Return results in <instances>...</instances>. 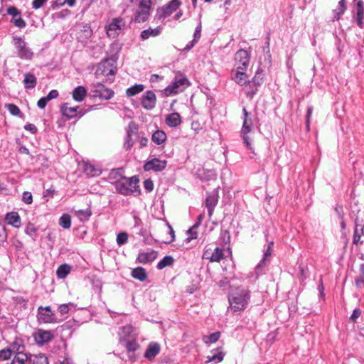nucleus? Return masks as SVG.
<instances>
[{"label": "nucleus", "mask_w": 364, "mask_h": 364, "mask_svg": "<svg viewBox=\"0 0 364 364\" xmlns=\"http://www.w3.org/2000/svg\"><path fill=\"white\" fill-rule=\"evenodd\" d=\"M250 299V291L246 289H237L230 294L229 303L234 311L244 310L247 306Z\"/></svg>", "instance_id": "obj_1"}, {"label": "nucleus", "mask_w": 364, "mask_h": 364, "mask_svg": "<svg viewBox=\"0 0 364 364\" xmlns=\"http://www.w3.org/2000/svg\"><path fill=\"white\" fill-rule=\"evenodd\" d=\"M139 180L136 176L132 177L122 176L120 180L115 182L117 192L124 196H129L139 190Z\"/></svg>", "instance_id": "obj_2"}, {"label": "nucleus", "mask_w": 364, "mask_h": 364, "mask_svg": "<svg viewBox=\"0 0 364 364\" xmlns=\"http://www.w3.org/2000/svg\"><path fill=\"white\" fill-rule=\"evenodd\" d=\"M190 85V82L186 77H176L173 82L166 87L164 90L166 96L176 95L183 92Z\"/></svg>", "instance_id": "obj_3"}, {"label": "nucleus", "mask_w": 364, "mask_h": 364, "mask_svg": "<svg viewBox=\"0 0 364 364\" xmlns=\"http://www.w3.org/2000/svg\"><path fill=\"white\" fill-rule=\"evenodd\" d=\"M151 0H140L139 7L136 11L134 21L137 23L146 21L150 15Z\"/></svg>", "instance_id": "obj_4"}, {"label": "nucleus", "mask_w": 364, "mask_h": 364, "mask_svg": "<svg viewBox=\"0 0 364 364\" xmlns=\"http://www.w3.org/2000/svg\"><path fill=\"white\" fill-rule=\"evenodd\" d=\"M352 21L355 22L360 28H364V2L359 0L351 10Z\"/></svg>", "instance_id": "obj_5"}, {"label": "nucleus", "mask_w": 364, "mask_h": 364, "mask_svg": "<svg viewBox=\"0 0 364 364\" xmlns=\"http://www.w3.org/2000/svg\"><path fill=\"white\" fill-rule=\"evenodd\" d=\"M116 73V66L109 60L100 63L95 70V75L97 78L101 76H113Z\"/></svg>", "instance_id": "obj_6"}, {"label": "nucleus", "mask_w": 364, "mask_h": 364, "mask_svg": "<svg viewBox=\"0 0 364 364\" xmlns=\"http://www.w3.org/2000/svg\"><path fill=\"white\" fill-rule=\"evenodd\" d=\"M38 319L39 322L44 323H58L59 321L50 306H40L38 309Z\"/></svg>", "instance_id": "obj_7"}, {"label": "nucleus", "mask_w": 364, "mask_h": 364, "mask_svg": "<svg viewBox=\"0 0 364 364\" xmlns=\"http://www.w3.org/2000/svg\"><path fill=\"white\" fill-rule=\"evenodd\" d=\"M250 56L247 50L240 49L235 55V69L247 70Z\"/></svg>", "instance_id": "obj_8"}, {"label": "nucleus", "mask_w": 364, "mask_h": 364, "mask_svg": "<svg viewBox=\"0 0 364 364\" xmlns=\"http://www.w3.org/2000/svg\"><path fill=\"white\" fill-rule=\"evenodd\" d=\"M15 47L17 49L18 56L21 59L30 60L33 55V53L27 46L26 43L21 38H15Z\"/></svg>", "instance_id": "obj_9"}, {"label": "nucleus", "mask_w": 364, "mask_h": 364, "mask_svg": "<svg viewBox=\"0 0 364 364\" xmlns=\"http://www.w3.org/2000/svg\"><path fill=\"white\" fill-rule=\"evenodd\" d=\"M167 166L166 160H161L158 158H153L147 160L143 168L145 171H153L154 172H159L164 171Z\"/></svg>", "instance_id": "obj_10"}, {"label": "nucleus", "mask_w": 364, "mask_h": 364, "mask_svg": "<svg viewBox=\"0 0 364 364\" xmlns=\"http://www.w3.org/2000/svg\"><path fill=\"white\" fill-rule=\"evenodd\" d=\"M225 257V250L220 247H215L213 251L210 248H205L203 259L209 260L210 262H219Z\"/></svg>", "instance_id": "obj_11"}, {"label": "nucleus", "mask_w": 364, "mask_h": 364, "mask_svg": "<svg viewBox=\"0 0 364 364\" xmlns=\"http://www.w3.org/2000/svg\"><path fill=\"white\" fill-rule=\"evenodd\" d=\"M125 26V22L122 18H115L107 26V34L109 37L114 38Z\"/></svg>", "instance_id": "obj_12"}, {"label": "nucleus", "mask_w": 364, "mask_h": 364, "mask_svg": "<svg viewBox=\"0 0 364 364\" xmlns=\"http://www.w3.org/2000/svg\"><path fill=\"white\" fill-rule=\"evenodd\" d=\"M94 96L99 97L102 100H109L114 96V91L106 87L103 84L97 82L92 86Z\"/></svg>", "instance_id": "obj_13"}, {"label": "nucleus", "mask_w": 364, "mask_h": 364, "mask_svg": "<svg viewBox=\"0 0 364 364\" xmlns=\"http://www.w3.org/2000/svg\"><path fill=\"white\" fill-rule=\"evenodd\" d=\"M61 112L63 116L68 119H73L77 117L80 118L85 114V111L80 106L76 107H68V104H64L61 107Z\"/></svg>", "instance_id": "obj_14"}, {"label": "nucleus", "mask_w": 364, "mask_h": 364, "mask_svg": "<svg viewBox=\"0 0 364 364\" xmlns=\"http://www.w3.org/2000/svg\"><path fill=\"white\" fill-rule=\"evenodd\" d=\"M181 4V2L180 0H171L167 5L162 7L161 11L158 12L159 18L161 19L170 16L178 9Z\"/></svg>", "instance_id": "obj_15"}, {"label": "nucleus", "mask_w": 364, "mask_h": 364, "mask_svg": "<svg viewBox=\"0 0 364 364\" xmlns=\"http://www.w3.org/2000/svg\"><path fill=\"white\" fill-rule=\"evenodd\" d=\"M218 198L219 196L218 189H214L211 193H207V197L205 199V207L208 209V215L210 218L212 216L215 207L218 204Z\"/></svg>", "instance_id": "obj_16"}, {"label": "nucleus", "mask_w": 364, "mask_h": 364, "mask_svg": "<svg viewBox=\"0 0 364 364\" xmlns=\"http://www.w3.org/2000/svg\"><path fill=\"white\" fill-rule=\"evenodd\" d=\"M354 223L353 243L358 245L363 243V241H360V238L364 235V223L363 220L355 218Z\"/></svg>", "instance_id": "obj_17"}, {"label": "nucleus", "mask_w": 364, "mask_h": 364, "mask_svg": "<svg viewBox=\"0 0 364 364\" xmlns=\"http://www.w3.org/2000/svg\"><path fill=\"white\" fill-rule=\"evenodd\" d=\"M247 70L233 69L231 73V78L237 85L243 86L247 83L250 84V81L248 80L247 75L246 74Z\"/></svg>", "instance_id": "obj_18"}, {"label": "nucleus", "mask_w": 364, "mask_h": 364, "mask_svg": "<svg viewBox=\"0 0 364 364\" xmlns=\"http://www.w3.org/2000/svg\"><path fill=\"white\" fill-rule=\"evenodd\" d=\"M141 105L147 109L151 110L156 106V97L154 92L151 90L146 91L141 97Z\"/></svg>", "instance_id": "obj_19"}, {"label": "nucleus", "mask_w": 364, "mask_h": 364, "mask_svg": "<svg viewBox=\"0 0 364 364\" xmlns=\"http://www.w3.org/2000/svg\"><path fill=\"white\" fill-rule=\"evenodd\" d=\"M157 256L158 252L153 250L146 252H139L136 259V262L144 264L151 263L156 259Z\"/></svg>", "instance_id": "obj_20"}, {"label": "nucleus", "mask_w": 364, "mask_h": 364, "mask_svg": "<svg viewBox=\"0 0 364 364\" xmlns=\"http://www.w3.org/2000/svg\"><path fill=\"white\" fill-rule=\"evenodd\" d=\"M36 342L39 345H43L53 338V335L50 331L39 329L34 335Z\"/></svg>", "instance_id": "obj_21"}, {"label": "nucleus", "mask_w": 364, "mask_h": 364, "mask_svg": "<svg viewBox=\"0 0 364 364\" xmlns=\"http://www.w3.org/2000/svg\"><path fill=\"white\" fill-rule=\"evenodd\" d=\"M243 113V124L241 129V133L248 134L251 131V127L252 126V121L251 117H250V113L247 112L246 107H243L242 109Z\"/></svg>", "instance_id": "obj_22"}, {"label": "nucleus", "mask_w": 364, "mask_h": 364, "mask_svg": "<svg viewBox=\"0 0 364 364\" xmlns=\"http://www.w3.org/2000/svg\"><path fill=\"white\" fill-rule=\"evenodd\" d=\"M87 92V89L84 86H77L72 92L73 99L76 102H81L86 97Z\"/></svg>", "instance_id": "obj_23"}, {"label": "nucleus", "mask_w": 364, "mask_h": 364, "mask_svg": "<svg viewBox=\"0 0 364 364\" xmlns=\"http://www.w3.org/2000/svg\"><path fill=\"white\" fill-rule=\"evenodd\" d=\"M165 122L169 127H176L181 123V118L178 113L173 112L166 115Z\"/></svg>", "instance_id": "obj_24"}, {"label": "nucleus", "mask_w": 364, "mask_h": 364, "mask_svg": "<svg viewBox=\"0 0 364 364\" xmlns=\"http://www.w3.org/2000/svg\"><path fill=\"white\" fill-rule=\"evenodd\" d=\"M160 352V346L157 343H151L145 351L144 357L149 360L154 358Z\"/></svg>", "instance_id": "obj_25"}, {"label": "nucleus", "mask_w": 364, "mask_h": 364, "mask_svg": "<svg viewBox=\"0 0 364 364\" xmlns=\"http://www.w3.org/2000/svg\"><path fill=\"white\" fill-rule=\"evenodd\" d=\"M161 32V28L160 26H157L155 28H152L149 27L147 29H145L141 32L140 38L143 40H147L150 37H156L158 36Z\"/></svg>", "instance_id": "obj_26"}, {"label": "nucleus", "mask_w": 364, "mask_h": 364, "mask_svg": "<svg viewBox=\"0 0 364 364\" xmlns=\"http://www.w3.org/2000/svg\"><path fill=\"white\" fill-rule=\"evenodd\" d=\"M13 354H18L24 352L25 346L21 339L16 338L9 346Z\"/></svg>", "instance_id": "obj_27"}, {"label": "nucleus", "mask_w": 364, "mask_h": 364, "mask_svg": "<svg viewBox=\"0 0 364 364\" xmlns=\"http://www.w3.org/2000/svg\"><path fill=\"white\" fill-rule=\"evenodd\" d=\"M7 223L14 226V228H19L21 226V218L18 213L11 212L6 215L5 218Z\"/></svg>", "instance_id": "obj_28"}, {"label": "nucleus", "mask_w": 364, "mask_h": 364, "mask_svg": "<svg viewBox=\"0 0 364 364\" xmlns=\"http://www.w3.org/2000/svg\"><path fill=\"white\" fill-rule=\"evenodd\" d=\"M131 275L133 278L140 282L146 281L148 277L146 269L141 267L134 268L132 270Z\"/></svg>", "instance_id": "obj_29"}, {"label": "nucleus", "mask_w": 364, "mask_h": 364, "mask_svg": "<svg viewBox=\"0 0 364 364\" xmlns=\"http://www.w3.org/2000/svg\"><path fill=\"white\" fill-rule=\"evenodd\" d=\"M347 9L346 3L338 2L336 9H333L332 21H336L340 20L343 14L346 12Z\"/></svg>", "instance_id": "obj_30"}, {"label": "nucleus", "mask_w": 364, "mask_h": 364, "mask_svg": "<svg viewBox=\"0 0 364 364\" xmlns=\"http://www.w3.org/2000/svg\"><path fill=\"white\" fill-rule=\"evenodd\" d=\"M133 136H137V132L132 130L130 128L129 125V129L127 132V136L124 143V148L126 150H129L132 147L134 143V139H132Z\"/></svg>", "instance_id": "obj_31"}, {"label": "nucleus", "mask_w": 364, "mask_h": 364, "mask_svg": "<svg viewBox=\"0 0 364 364\" xmlns=\"http://www.w3.org/2000/svg\"><path fill=\"white\" fill-rule=\"evenodd\" d=\"M212 355L208 357V362H214L218 363L221 362L225 356V353L218 348L211 350Z\"/></svg>", "instance_id": "obj_32"}, {"label": "nucleus", "mask_w": 364, "mask_h": 364, "mask_svg": "<svg viewBox=\"0 0 364 364\" xmlns=\"http://www.w3.org/2000/svg\"><path fill=\"white\" fill-rule=\"evenodd\" d=\"M23 83L26 89H33L36 85L37 79L34 75L27 73L24 75Z\"/></svg>", "instance_id": "obj_33"}, {"label": "nucleus", "mask_w": 364, "mask_h": 364, "mask_svg": "<svg viewBox=\"0 0 364 364\" xmlns=\"http://www.w3.org/2000/svg\"><path fill=\"white\" fill-rule=\"evenodd\" d=\"M151 139L155 144L160 145L166 140V134L164 131L157 130L152 134Z\"/></svg>", "instance_id": "obj_34"}, {"label": "nucleus", "mask_w": 364, "mask_h": 364, "mask_svg": "<svg viewBox=\"0 0 364 364\" xmlns=\"http://www.w3.org/2000/svg\"><path fill=\"white\" fill-rule=\"evenodd\" d=\"M174 262V259L172 256L166 255L157 264L158 269H163L166 267L171 266Z\"/></svg>", "instance_id": "obj_35"}, {"label": "nucleus", "mask_w": 364, "mask_h": 364, "mask_svg": "<svg viewBox=\"0 0 364 364\" xmlns=\"http://www.w3.org/2000/svg\"><path fill=\"white\" fill-rule=\"evenodd\" d=\"M71 267L69 264H63L59 266L57 269L56 274L58 278L64 279L70 273Z\"/></svg>", "instance_id": "obj_36"}, {"label": "nucleus", "mask_w": 364, "mask_h": 364, "mask_svg": "<svg viewBox=\"0 0 364 364\" xmlns=\"http://www.w3.org/2000/svg\"><path fill=\"white\" fill-rule=\"evenodd\" d=\"M144 88V86L142 84H136L129 87L126 91V94L129 97H132L143 91Z\"/></svg>", "instance_id": "obj_37"}, {"label": "nucleus", "mask_w": 364, "mask_h": 364, "mask_svg": "<svg viewBox=\"0 0 364 364\" xmlns=\"http://www.w3.org/2000/svg\"><path fill=\"white\" fill-rule=\"evenodd\" d=\"M59 225L64 229H69L71 226V218L69 214L65 213L59 219Z\"/></svg>", "instance_id": "obj_38"}, {"label": "nucleus", "mask_w": 364, "mask_h": 364, "mask_svg": "<svg viewBox=\"0 0 364 364\" xmlns=\"http://www.w3.org/2000/svg\"><path fill=\"white\" fill-rule=\"evenodd\" d=\"M75 215L80 219V220L86 221L91 216L92 211L90 208H87L85 210H79L75 212Z\"/></svg>", "instance_id": "obj_39"}, {"label": "nucleus", "mask_w": 364, "mask_h": 364, "mask_svg": "<svg viewBox=\"0 0 364 364\" xmlns=\"http://www.w3.org/2000/svg\"><path fill=\"white\" fill-rule=\"evenodd\" d=\"M28 360V355L23 352L15 355L11 364H26Z\"/></svg>", "instance_id": "obj_40"}, {"label": "nucleus", "mask_w": 364, "mask_h": 364, "mask_svg": "<svg viewBox=\"0 0 364 364\" xmlns=\"http://www.w3.org/2000/svg\"><path fill=\"white\" fill-rule=\"evenodd\" d=\"M5 107L9 110L11 115L18 116L19 117H23V114H21L20 109L16 105L11 103L6 104Z\"/></svg>", "instance_id": "obj_41"}, {"label": "nucleus", "mask_w": 364, "mask_h": 364, "mask_svg": "<svg viewBox=\"0 0 364 364\" xmlns=\"http://www.w3.org/2000/svg\"><path fill=\"white\" fill-rule=\"evenodd\" d=\"M30 359L33 364H48V358L43 354L34 355Z\"/></svg>", "instance_id": "obj_42"}, {"label": "nucleus", "mask_w": 364, "mask_h": 364, "mask_svg": "<svg viewBox=\"0 0 364 364\" xmlns=\"http://www.w3.org/2000/svg\"><path fill=\"white\" fill-rule=\"evenodd\" d=\"M265 266L266 261L262 259L255 268V274L256 275V278H258L260 275L264 273Z\"/></svg>", "instance_id": "obj_43"}, {"label": "nucleus", "mask_w": 364, "mask_h": 364, "mask_svg": "<svg viewBox=\"0 0 364 364\" xmlns=\"http://www.w3.org/2000/svg\"><path fill=\"white\" fill-rule=\"evenodd\" d=\"M117 243L119 246H122L124 244H126L128 241V235L125 232H121L117 234V239H116Z\"/></svg>", "instance_id": "obj_44"}, {"label": "nucleus", "mask_w": 364, "mask_h": 364, "mask_svg": "<svg viewBox=\"0 0 364 364\" xmlns=\"http://www.w3.org/2000/svg\"><path fill=\"white\" fill-rule=\"evenodd\" d=\"M125 347L128 353L136 351L139 346L135 341H128L125 343Z\"/></svg>", "instance_id": "obj_45"}, {"label": "nucleus", "mask_w": 364, "mask_h": 364, "mask_svg": "<svg viewBox=\"0 0 364 364\" xmlns=\"http://www.w3.org/2000/svg\"><path fill=\"white\" fill-rule=\"evenodd\" d=\"M73 307H74V304H73V303L63 304L58 306V310L60 313V314L65 315V314H68L70 309L73 308Z\"/></svg>", "instance_id": "obj_46"}, {"label": "nucleus", "mask_w": 364, "mask_h": 364, "mask_svg": "<svg viewBox=\"0 0 364 364\" xmlns=\"http://www.w3.org/2000/svg\"><path fill=\"white\" fill-rule=\"evenodd\" d=\"M200 225V222H196L188 230V234H190L191 236L186 238L187 242H190L193 239H196L197 237V232L196 229Z\"/></svg>", "instance_id": "obj_47"}, {"label": "nucleus", "mask_w": 364, "mask_h": 364, "mask_svg": "<svg viewBox=\"0 0 364 364\" xmlns=\"http://www.w3.org/2000/svg\"><path fill=\"white\" fill-rule=\"evenodd\" d=\"M220 333L219 332H215L211 334H210L208 336H206L203 338V341L205 343H213L218 341L220 338Z\"/></svg>", "instance_id": "obj_48"}, {"label": "nucleus", "mask_w": 364, "mask_h": 364, "mask_svg": "<svg viewBox=\"0 0 364 364\" xmlns=\"http://www.w3.org/2000/svg\"><path fill=\"white\" fill-rule=\"evenodd\" d=\"M11 22L19 28H23L26 26V21L21 18V14L15 18H12Z\"/></svg>", "instance_id": "obj_49"}, {"label": "nucleus", "mask_w": 364, "mask_h": 364, "mask_svg": "<svg viewBox=\"0 0 364 364\" xmlns=\"http://www.w3.org/2000/svg\"><path fill=\"white\" fill-rule=\"evenodd\" d=\"M263 80V74L259 70H257L252 78V80L250 81V83H253L254 85L258 86L260 85L262 82Z\"/></svg>", "instance_id": "obj_50"}, {"label": "nucleus", "mask_w": 364, "mask_h": 364, "mask_svg": "<svg viewBox=\"0 0 364 364\" xmlns=\"http://www.w3.org/2000/svg\"><path fill=\"white\" fill-rule=\"evenodd\" d=\"M13 355L9 348H6L0 350V360H6L9 359Z\"/></svg>", "instance_id": "obj_51"}, {"label": "nucleus", "mask_w": 364, "mask_h": 364, "mask_svg": "<svg viewBox=\"0 0 364 364\" xmlns=\"http://www.w3.org/2000/svg\"><path fill=\"white\" fill-rule=\"evenodd\" d=\"M133 331V327L131 325H127L120 328V335L129 336Z\"/></svg>", "instance_id": "obj_52"}, {"label": "nucleus", "mask_w": 364, "mask_h": 364, "mask_svg": "<svg viewBox=\"0 0 364 364\" xmlns=\"http://www.w3.org/2000/svg\"><path fill=\"white\" fill-rule=\"evenodd\" d=\"M201 30H202V25L201 22L200 21L198 25L195 29L194 33H193V39L194 41L198 42L199 39L201 36Z\"/></svg>", "instance_id": "obj_53"}, {"label": "nucleus", "mask_w": 364, "mask_h": 364, "mask_svg": "<svg viewBox=\"0 0 364 364\" xmlns=\"http://www.w3.org/2000/svg\"><path fill=\"white\" fill-rule=\"evenodd\" d=\"M313 112V107L309 105L307 107L306 116V129H309L310 126V119Z\"/></svg>", "instance_id": "obj_54"}, {"label": "nucleus", "mask_w": 364, "mask_h": 364, "mask_svg": "<svg viewBox=\"0 0 364 364\" xmlns=\"http://www.w3.org/2000/svg\"><path fill=\"white\" fill-rule=\"evenodd\" d=\"M22 200L26 204H31L33 202V196L31 193L25 191L23 193Z\"/></svg>", "instance_id": "obj_55"}, {"label": "nucleus", "mask_w": 364, "mask_h": 364, "mask_svg": "<svg viewBox=\"0 0 364 364\" xmlns=\"http://www.w3.org/2000/svg\"><path fill=\"white\" fill-rule=\"evenodd\" d=\"M48 0H33L32 1V8L33 9H38L43 7Z\"/></svg>", "instance_id": "obj_56"}, {"label": "nucleus", "mask_w": 364, "mask_h": 364, "mask_svg": "<svg viewBox=\"0 0 364 364\" xmlns=\"http://www.w3.org/2000/svg\"><path fill=\"white\" fill-rule=\"evenodd\" d=\"M7 14L12 16V18H15L21 14V12L15 6H10L7 9Z\"/></svg>", "instance_id": "obj_57"}, {"label": "nucleus", "mask_w": 364, "mask_h": 364, "mask_svg": "<svg viewBox=\"0 0 364 364\" xmlns=\"http://www.w3.org/2000/svg\"><path fill=\"white\" fill-rule=\"evenodd\" d=\"M6 228L4 225L0 223V242H4L6 240Z\"/></svg>", "instance_id": "obj_58"}, {"label": "nucleus", "mask_w": 364, "mask_h": 364, "mask_svg": "<svg viewBox=\"0 0 364 364\" xmlns=\"http://www.w3.org/2000/svg\"><path fill=\"white\" fill-rule=\"evenodd\" d=\"M241 134H242V139H243V143L245 144L246 147L248 149L252 150V147L251 141H250L249 136L247 135V134H244V133H241Z\"/></svg>", "instance_id": "obj_59"}, {"label": "nucleus", "mask_w": 364, "mask_h": 364, "mask_svg": "<svg viewBox=\"0 0 364 364\" xmlns=\"http://www.w3.org/2000/svg\"><path fill=\"white\" fill-rule=\"evenodd\" d=\"M144 187L147 191H151L154 189V183L151 179H146L144 181Z\"/></svg>", "instance_id": "obj_60"}, {"label": "nucleus", "mask_w": 364, "mask_h": 364, "mask_svg": "<svg viewBox=\"0 0 364 364\" xmlns=\"http://www.w3.org/2000/svg\"><path fill=\"white\" fill-rule=\"evenodd\" d=\"M24 129L28 132H30L31 134H36L38 132V129L36 126L33 124H26L24 126Z\"/></svg>", "instance_id": "obj_61"}, {"label": "nucleus", "mask_w": 364, "mask_h": 364, "mask_svg": "<svg viewBox=\"0 0 364 364\" xmlns=\"http://www.w3.org/2000/svg\"><path fill=\"white\" fill-rule=\"evenodd\" d=\"M58 92L56 90H52L49 92L48 95L46 97V100L50 101L51 100L55 99L58 97Z\"/></svg>", "instance_id": "obj_62"}, {"label": "nucleus", "mask_w": 364, "mask_h": 364, "mask_svg": "<svg viewBox=\"0 0 364 364\" xmlns=\"http://www.w3.org/2000/svg\"><path fill=\"white\" fill-rule=\"evenodd\" d=\"M133 219H134V221L133 229L138 228L139 227L143 226V223H142L141 220L139 218V216L134 215V217H133Z\"/></svg>", "instance_id": "obj_63"}, {"label": "nucleus", "mask_w": 364, "mask_h": 364, "mask_svg": "<svg viewBox=\"0 0 364 364\" xmlns=\"http://www.w3.org/2000/svg\"><path fill=\"white\" fill-rule=\"evenodd\" d=\"M48 100H46V97H41L37 102V105L40 109H44L48 103Z\"/></svg>", "instance_id": "obj_64"}]
</instances>
